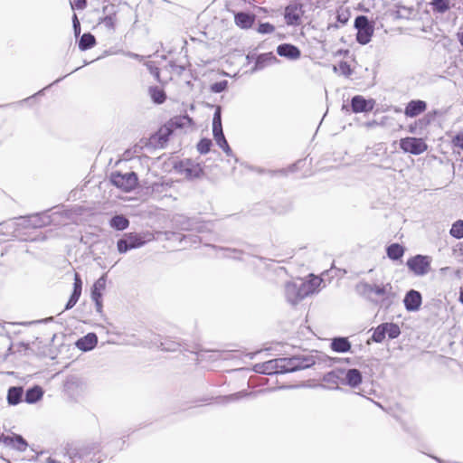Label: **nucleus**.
I'll return each instance as SVG.
<instances>
[{
  "label": "nucleus",
  "mask_w": 463,
  "mask_h": 463,
  "mask_svg": "<svg viewBox=\"0 0 463 463\" xmlns=\"http://www.w3.org/2000/svg\"><path fill=\"white\" fill-rule=\"evenodd\" d=\"M226 251H228L230 254L227 256L232 259L239 260L241 259L240 255L241 254V251L236 249H225Z\"/></svg>",
  "instance_id": "56"
},
{
  "label": "nucleus",
  "mask_w": 463,
  "mask_h": 463,
  "mask_svg": "<svg viewBox=\"0 0 463 463\" xmlns=\"http://www.w3.org/2000/svg\"><path fill=\"white\" fill-rule=\"evenodd\" d=\"M0 443L4 444L5 447L11 448L12 445H14V435H0Z\"/></svg>",
  "instance_id": "53"
},
{
  "label": "nucleus",
  "mask_w": 463,
  "mask_h": 463,
  "mask_svg": "<svg viewBox=\"0 0 463 463\" xmlns=\"http://www.w3.org/2000/svg\"><path fill=\"white\" fill-rule=\"evenodd\" d=\"M451 146L454 153H457L459 156H461V161L463 162V133H458L451 138Z\"/></svg>",
  "instance_id": "38"
},
{
  "label": "nucleus",
  "mask_w": 463,
  "mask_h": 463,
  "mask_svg": "<svg viewBox=\"0 0 463 463\" xmlns=\"http://www.w3.org/2000/svg\"><path fill=\"white\" fill-rule=\"evenodd\" d=\"M98 344V336L95 333H89L79 338L75 345L77 348L83 352H88L95 348Z\"/></svg>",
  "instance_id": "25"
},
{
  "label": "nucleus",
  "mask_w": 463,
  "mask_h": 463,
  "mask_svg": "<svg viewBox=\"0 0 463 463\" xmlns=\"http://www.w3.org/2000/svg\"><path fill=\"white\" fill-rule=\"evenodd\" d=\"M351 343L346 337L337 336L331 341L330 347L336 353H346L351 349Z\"/></svg>",
  "instance_id": "30"
},
{
  "label": "nucleus",
  "mask_w": 463,
  "mask_h": 463,
  "mask_svg": "<svg viewBox=\"0 0 463 463\" xmlns=\"http://www.w3.org/2000/svg\"><path fill=\"white\" fill-rule=\"evenodd\" d=\"M23 225L25 228L38 229L51 223V217L45 213H34L23 217Z\"/></svg>",
  "instance_id": "10"
},
{
  "label": "nucleus",
  "mask_w": 463,
  "mask_h": 463,
  "mask_svg": "<svg viewBox=\"0 0 463 463\" xmlns=\"http://www.w3.org/2000/svg\"><path fill=\"white\" fill-rule=\"evenodd\" d=\"M151 99L156 104H162L166 99L165 92L158 86H152L148 90Z\"/></svg>",
  "instance_id": "37"
},
{
  "label": "nucleus",
  "mask_w": 463,
  "mask_h": 463,
  "mask_svg": "<svg viewBox=\"0 0 463 463\" xmlns=\"http://www.w3.org/2000/svg\"><path fill=\"white\" fill-rule=\"evenodd\" d=\"M180 346V343L168 338L161 341L159 345L160 349L165 352H175L179 350Z\"/></svg>",
  "instance_id": "41"
},
{
  "label": "nucleus",
  "mask_w": 463,
  "mask_h": 463,
  "mask_svg": "<svg viewBox=\"0 0 463 463\" xmlns=\"http://www.w3.org/2000/svg\"><path fill=\"white\" fill-rule=\"evenodd\" d=\"M27 447L28 443L23 438V436L19 434H14V445L11 446L12 449L24 452L26 450Z\"/></svg>",
  "instance_id": "43"
},
{
  "label": "nucleus",
  "mask_w": 463,
  "mask_h": 463,
  "mask_svg": "<svg viewBox=\"0 0 463 463\" xmlns=\"http://www.w3.org/2000/svg\"><path fill=\"white\" fill-rule=\"evenodd\" d=\"M430 4L433 11L439 14H444L450 8L449 0H432Z\"/></svg>",
  "instance_id": "40"
},
{
  "label": "nucleus",
  "mask_w": 463,
  "mask_h": 463,
  "mask_svg": "<svg viewBox=\"0 0 463 463\" xmlns=\"http://www.w3.org/2000/svg\"><path fill=\"white\" fill-rule=\"evenodd\" d=\"M109 180L113 185L125 192H130L136 188L138 183L137 175L135 172L123 174L116 171L111 173Z\"/></svg>",
  "instance_id": "5"
},
{
  "label": "nucleus",
  "mask_w": 463,
  "mask_h": 463,
  "mask_svg": "<svg viewBox=\"0 0 463 463\" xmlns=\"http://www.w3.org/2000/svg\"><path fill=\"white\" fill-rule=\"evenodd\" d=\"M104 24L108 28L113 29L115 26L114 18L110 15H108L104 19Z\"/></svg>",
  "instance_id": "57"
},
{
  "label": "nucleus",
  "mask_w": 463,
  "mask_h": 463,
  "mask_svg": "<svg viewBox=\"0 0 463 463\" xmlns=\"http://www.w3.org/2000/svg\"><path fill=\"white\" fill-rule=\"evenodd\" d=\"M213 136L217 143H221L223 138H225L222 124V108L221 106H217L215 111L213 113Z\"/></svg>",
  "instance_id": "18"
},
{
  "label": "nucleus",
  "mask_w": 463,
  "mask_h": 463,
  "mask_svg": "<svg viewBox=\"0 0 463 463\" xmlns=\"http://www.w3.org/2000/svg\"><path fill=\"white\" fill-rule=\"evenodd\" d=\"M167 123L175 130L194 125V120L188 115H182L172 118Z\"/></svg>",
  "instance_id": "31"
},
{
  "label": "nucleus",
  "mask_w": 463,
  "mask_h": 463,
  "mask_svg": "<svg viewBox=\"0 0 463 463\" xmlns=\"http://www.w3.org/2000/svg\"><path fill=\"white\" fill-rule=\"evenodd\" d=\"M43 390L39 385H34L26 390L24 393V402L28 404H34L42 400Z\"/></svg>",
  "instance_id": "29"
},
{
  "label": "nucleus",
  "mask_w": 463,
  "mask_h": 463,
  "mask_svg": "<svg viewBox=\"0 0 463 463\" xmlns=\"http://www.w3.org/2000/svg\"><path fill=\"white\" fill-rule=\"evenodd\" d=\"M354 27L357 31L356 41L358 43L365 45L370 43L374 32L373 21H370L366 15L360 14L355 17Z\"/></svg>",
  "instance_id": "4"
},
{
  "label": "nucleus",
  "mask_w": 463,
  "mask_h": 463,
  "mask_svg": "<svg viewBox=\"0 0 463 463\" xmlns=\"http://www.w3.org/2000/svg\"><path fill=\"white\" fill-rule=\"evenodd\" d=\"M82 291V280L80 276L78 273L74 274V282H73V289L70 296L69 300L67 301L64 310L71 309L79 301L80 297Z\"/></svg>",
  "instance_id": "20"
},
{
  "label": "nucleus",
  "mask_w": 463,
  "mask_h": 463,
  "mask_svg": "<svg viewBox=\"0 0 463 463\" xmlns=\"http://www.w3.org/2000/svg\"><path fill=\"white\" fill-rule=\"evenodd\" d=\"M339 67L344 75L350 76L352 74V70L347 62L341 61Z\"/></svg>",
  "instance_id": "55"
},
{
  "label": "nucleus",
  "mask_w": 463,
  "mask_h": 463,
  "mask_svg": "<svg viewBox=\"0 0 463 463\" xmlns=\"http://www.w3.org/2000/svg\"><path fill=\"white\" fill-rule=\"evenodd\" d=\"M75 5L78 9H83L87 5V0H76Z\"/></svg>",
  "instance_id": "59"
},
{
  "label": "nucleus",
  "mask_w": 463,
  "mask_h": 463,
  "mask_svg": "<svg viewBox=\"0 0 463 463\" xmlns=\"http://www.w3.org/2000/svg\"><path fill=\"white\" fill-rule=\"evenodd\" d=\"M389 288H392V285L390 283L385 285L373 284V294L383 297Z\"/></svg>",
  "instance_id": "50"
},
{
  "label": "nucleus",
  "mask_w": 463,
  "mask_h": 463,
  "mask_svg": "<svg viewBox=\"0 0 463 463\" xmlns=\"http://www.w3.org/2000/svg\"><path fill=\"white\" fill-rule=\"evenodd\" d=\"M24 389L22 386H11L7 390L6 400L11 406H15L23 401Z\"/></svg>",
  "instance_id": "28"
},
{
  "label": "nucleus",
  "mask_w": 463,
  "mask_h": 463,
  "mask_svg": "<svg viewBox=\"0 0 463 463\" xmlns=\"http://www.w3.org/2000/svg\"><path fill=\"white\" fill-rule=\"evenodd\" d=\"M107 279L105 275H102L99 278L91 287L90 297L92 301L95 304L96 311L99 314L102 313L103 304H102V292L106 288Z\"/></svg>",
  "instance_id": "9"
},
{
  "label": "nucleus",
  "mask_w": 463,
  "mask_h": 463,
  "mask_svg": "<svg viewBox=\"0 0 463 463\" xmlns=\"http://www.w3.org/2000/svg\"><path fill=\"white\" fill-rule=\"evenodd\" d=\"M414 10L412 7H406L403 5H397V11L395 12V17L398 19H410Z\"/></svg>",
  "instance_id": "44"
},
{
  "label": "nucleus",
  "mask_w": 463,
  "mask_h": 463,
  "mask_svg": "<svg viewBox=\"0 0 463 463\" xmlns=\"http://www.w3.org/2000/svg\"><path fill=\"white\" fill-rule=\"evenodd\" d=\"M347 20H348V18H347V16H346V15H345V14H337V21H338L340 24H346V22H347Z\"/></svg>",
  "instance_id": "60"
},
{
  "label": "nucleus",
  "mask_w": 463,
  "mask_h": 463,
  "mask_svg": "<svg viewBox=\"0 0 463 463\" xmlns=\"http://www.w3.org/2000/svg\"><path fill=\"white\" fill-rule=\"evenodd\" d=\"M228 88V80H222L220 81H216L210 86V90L213 93H221Z\"/></svg>",
  "instance_id": "49"
},
{
  "label": "nucleus",
  "mask_w": 463,
  "mask_h": 463,
  "mask_svg": "<svg viewBox=\"0 0 463 463\" xmlns=\"http://www.w3.org/2000/svg\"><path fill=\"white\" fill-rule=\"evenodd\" d=\"M404 307L408 312L418 311L422 304L421 293L415 289H410L406 292L403 298Z\"/></svg>",
  "instance_id": "11"
},
{
  "label": "nucleus",
  "mask_w": 463,
  "mask_h": 463,
  "mask_svg": "<svg viewBox=\"0 0 463 463\" xmlns=\"http://www.w3.org/2000/svg\"><path fill=\"white\" fill-rule=\"evenodd\" d=\"M385 335L386 332L383 323L374 329L371 339L375 343H382L384 340Z\"/></svg>",
  "instance_id": "45"
},
{
  "label": "nucleus",
  "mask_w": 463,
  "mask_h": 463,
  "mask_svg": "<svg viewBox=\"0 0 463 463\" xmlns=\"http://www.w3.org/2000/svg\"><path fill=\"white\" fill-rule=\"evenodd\" d=\"M383 326L390 339H395L401 335V329L397 324L383 323Z\"/></svg>",
  "instance_id": "42"
},
{
  "label": "nucleus",
  "mask_w": 463,
  "mask_h": 463,
  "mask_svg": "<svg viewBox=\"0 0 463 463\" xmlns=\"http://www.w3.org/2000/svg\"><path fill=\"white\" fill-rule=\"evenodd\" d=\"M222 149L226 154V156H233L232 150L229 145H227V146H225L224 148H222Z\"/></svg>",
  "instance_id": "63"
},
{
  "label": "nucleus",
  "mask_w": 463,
  "mask_h": 463,
  "mask_svg": "<svg viewBox=\"0 0 463 463\" xmlns=\"http://www.w3.org/2000/svg\"><path fill=\"white\" fill-rule=\"evenodd\" d=\"M398 299V295L392 288H389L388 291L383 296L382 300L380 301V307L388 309L390 308Z\"/></svg>",
  "instance_id": "36"
},
{
  "label": "nucleus",
  "mask_w": 463,
  "mask_h": 463,
  "mask_svg": "<svg viewBox=\"0 0 463 463\" xmlns=\"http://www.w3.org/2000/svg\"><path fill=\"white\" fill-rule=\"evenodd\" d=\"M301 6L291 4L285 8L284 18L288 25H298L301 21Z\"/></svg>",
  "instance_id": "24"
},
{
  "label": "nucleus",
  "mask_w": 463,
  "mask_h": 463,
  "mask_svg": "<svg viewBox=\"0 0 463 463\" xmlns=\"http://www.w3.org/2000/svg\"><path fill=\"white\" fill-rule=\"evenodd\" d=\"M212 145L211 139L205 137L202 138L197 144V150L200 154L205 155L210 151Z\"/></svg>",
  "instance_id": "47"
},
{
  "label": "nucleus",
  "mask_w": 463,
  "mask_h": 463,
  "mask_svg": "<svg viewBox=\"0 0 463 463\" xmlns=\"http://www.w3.org/2000/svg\"><path fill=\"white\" fill-rule=\"evenodd\" d=\"M66 76H63V77H61L59 79H57L56 80H54L52 84H50L49 86L43 88V90H39L35 95H39V94H42L44 90H46L47 88L51 87L52 85L55 84V83H58L60 82L61 80H62Z\"/></svg>",
  "instance_id": "61"
},
{
  "label": "nucleus",
  "mask_w": 463,
  "mask_h": 463,
  "mask_svg": "<svg viewBox=\"0 0 463 463\" xmlns=\"http://www.w3.org/2000/svg\"><path fill=\"white\" fill-rule=\"evenodd\" d=\"M322 381L328 384L327 388L338 390L339 384L344 385L343 368H335L323 375Z\"/></svg>",
  "instance_id": "14"
},
{
  "label": "nucleus",
  "mask_w": 463,
  "mask_h": 463,
  "mask_svg": "<svg viewBox=\"0 0 463 463\" xmlns=\"http://www.w3.org/2000/svg\"><path fill=\"white\" fill-rule=\"evenodd\" d=\"M406 265L416 276H425L430 269V258L425 255H415L410 258Z\"/></svg>",
  "instance_id": "7"
},
{
  "label": "nucleus",
  "mask_w": 463,
  "mask_h": 463,
  "mask_svg": "<svg viewBox=\"0 0 463 463\" xmlns=\"http://www.w3.org/2000/svg\"><path fill=\"white\" fill-rule=\"evenodd\" d=\"M457 39L460 45L463 47V27L461 28V31L457 33Z\"/></svg>",
  "instance_id": "62"
},
{
  "label": "nucleus",
  "mask_w": 463,
  "mask_h": 463,
  "mask_svg": "<svg viewBox=\"0 0 463 463\" xmlns=\"http://www.w3.org/2000/svg\"><path fill=\"white\" fill-rule=\"evenodd\" d=\"M449 234L451 237L458 240L463 238V220H457L452 223Z\"/></svg>",
  "instance_id": "39"
},
{
  "label": "nucleus",
  "mask_w": 463,
  "mask_h": 463,
  "mask_svg": "<svg viewBox=\"0 0 463 463\" xmlns=\"http://www.w3.org/2000/svg\"><path fill=\"white\" fill-rule=\"evenodd\" d=\"M275 26L270 23H260L257 28V32L261 34H268L274 32Z\"/></svg>",
  "instance_id": "51"
},
{
  "label": "nucleus",
  "mask_w": 463,
  "mask_h": 463,
  "mask_svg": "<svg viewBox=\"0 0 463 463\" xmlns=\"http://www.w3.org/2000/svg\"><path fill=\"white\" fill-rule=\"evenodd\" d=\"M341 360V358H332L319 352L315 354H299L290 357L279 358V368L281 373H287L307 369L314 365L331 366L334 363Z\"/></svg>",
  "instance_id": "1"
},
{
  "label": "nucleus",
  "mask_w": 463,
  "mask_h": 463,
  "mask_svg": "<svg viewBox=\"0 0 463 463\" xmlns=\"http://www.w3.org/2000/svg\"><path fill=\"white\" fill-rule=\"evenodd\" d=\"M96 43L95 36L90 33H85L80 36L78 45L80 51H87L94 47Z\"/></svg>",
  "instance_id": "33"
},
{
  "label": "nucleus",
  "mask_w": 463,
  "mask_h": 463,
  "mask_svg": "<svg viewBox=\"0 0 463 463\" xmlns=\"http://www.w3.org/2000/svg\"><path fill=\"white\" fill-rule=\"evenodd\" d=\"M175 169L190 180L199 178L203 175V169L201 165L191 159L181 160L175 163Z\"/></svg>",
  "instance_id": "6"
},
{
  "label": "nucleus",
  "mask_w": 463,
  "mask_h": 463,
  "mask_svg": "<svg viewBox=\"0 0 463 463\" xmlns=\"http://www.w3.org/2000/svg\"><path fill=\"white\" fill-rule=\"evenodd\" d=\"M343 379L344 385L349 386L350 388H356L363 382V374L361 371L356 368H343Z\"/></svg>",
  "instance_id": "16"
},
{
  "label": "nucleus",
  "mask_w": 463,
  "mask_h": 463,
  "mask_svg": "<svg viewBox=\"0 0 463 463\" xmlns=\"http://www.w3.org/2000/svg\"><path fill=\"white\" fill-rule=\"evenodd\" d=\"M173 132V128L166 123L151 137V143L157 147L163 148L166 146Z\"/></svg>",
  "instance_id": "13"
},
{
  "label": "nucleus",
  "mask_w": 463,
  "mask_h": 463,
  "mask_svg": "<svg viewBox=\"0 0 463 463\" xmlns=\"http://www.w3.org/2000/svg\"><path fill=\"white\" fill-rule=\"evenodd\" d=\"M256 15L247 12H238L234 14V22L241 29H249L252 26Z\"/></svg>",
  "instance_id": "27"
},
{
  "label": "nucleus",
  "mask_w": 463,
  "mask_h": 463,
  "mask_svg": "<svg viewBox=\"0 0 463 463\" xmlns=\"http://www.w3.org/2000/svg\"><path fill=\"white\" fill-rule=\"evenodd\" d=\"M278 61L277 57L272 52L259 54L255 59V64L251 71L255 72L263 70L268 65Z\"/></svg>",
  "instance_id": "26"
},
{
  "label": "nucleus",
  "mask_w": 463,
  "mask_h": 463,
  "mask_svg": "<svg viewBox=\"0 0 463 463\" xmlns=\"http://www.w3.org/2000/svg\"><path fill=\"white\" fill-rule=\"evenodd\" d=\"M279 367V358H277L264 363L256 364L253 367V370L258 373L271 375L281 373Z\"/></svg>",
  "instance_id": "15"
},
{
  "label": "nucleus",
  "mask_w": 463,
  "mask_h": 463,
  "mask_svg": "<svg viewBox=\"0 0 463 463\" xmlns=\"http://www.w3.org/2000/svg\"><path fill=\"white\" fill-rule=\"evenodd\" d=\"M427 109V102L421 99H411L404 109V115L407 118H415Z\"/></svg>",
  "instance_id": "19"
},
{
  "label": "nucleus",
  "mask_w": 463,
  "mask_h": 463,
  "mask_svg": "<svg viewBox=\"0 0 463 463\" xmlns=\"http://www.w3.org/2000/svg\"><path fill=\"white\" fill-rule=\"evenodd\" d=\"M315 290L316 288L313 283L309 281H304L301 279L288 282L285 285L286 298L288 302L292 305L298 304L306 297L314 293Z\"/></svg>",
  "instance_id": "2"
},
{
  "label": "nucleus",
  "mask_w": 463,
  "mask_h": 463,
  "mask_svg": "<svg viewBox=\"0 0 463 463\" xmlns=\"http://www.w3.org/2000/svg\"><path fill=\"white\" fill-rule=\"evenodd\" d=\"M82 291V280L80 276L78 273L74 274V282H73V289L70 296L69 300L67 301L64 310L71 309L79 301L80 297Z\"/></svg>",
  "instance_id": "22"
},
{
  "label": "nucleus",
  "mask_w": 463,
  "mask_h": 463,
  "mask_svg": "<svg viewBox=\"0 0 463 463\" xmlns=\"http://www.w3.org/2000/svg\"><path fill=\"white\" fill-rule=\"evenodd\" d=\"M82 291V280L80 276L78 273L74 274V282H73V289L70 296L69 300L67 301L64 310L71 309L79 301L80 297Z\"/></svg>",
  "instance_id": "21"
},
{
  "label": "nucleus",
  "mask_w": 463,
  "mask_h": 463,
  "mask_svg": "<svg viewBox=\"0 0 463 463\" xmlns=\"http://www.w3.org/2000/svg\"><path fill=\"white\" fill-rule=\"evenodd\" d=\"M375 101L372 99H366L361 95H355L351 99V109L354 113L370 112L374 108Z\"/></svg>",
  "instance_id": "12"
},
{
  "label": "nucleus",
  "mask_w": 463,
  "mask_h": 463,
  "mask_svg": "<svg viewBox=\"0 0 463 463\" xmlns=\"http://www.w3.org/2000/svg\"><path fill=\"white\" fill-rule=\"evenodd\" d=\"M222 149L226 154V156H233L232 150L229 145H227V146H225L224 148H222Z\"/></svg>",
  "instance_id": "64"
},
{
  "label": "nucleus",
  "mask_w": 463,
  "mask_h": 463,
  "mask_svg": "<svg viewBox=\"0 0 463 463\" xmlns=\"http://www.w3.org/2000/svg\"><path fill=\"white\" fill-rule=\"evenodd\" d=\"M400 147L405 153L418 156L428 149V145L422 138L408 137L400 140Z\"/></svg>",
  "instance_id": "8"
},
{
  "label": "nucleus",
  "mask_w": 463,
  "mask_h": 463,
  "mask_svg": "<svg viewBox=\"0 0 463 463\" xmlns=\"http://www.w3.org/2000/svg\"><path fill=\"white\" fill-rule=\"evenodd\" d=\"M126 56L129 57V58H132V59H136V60H138V61H142L143 60V56L137 54V53H135V52H128L125 53Z\"/></svg>",
  "instance_id": "58"
},
{
  "label": "nucleus",
  "mask_w": 463,
  "mask_h": 463,
  "mask_svg": "<svg viewBox=\"0 0 463 463\" xmlns=\"http://www.w3.org/2000/svg\"><path fill=\"white\" fill-rule=\"evenodd\" d=\"M356 290L359 294L366 297L367 298H371V295L373 294V284L366 282L360 283L356 286Z\"/></svg>",
  "instance_id": "46"
},
{
  "label": "nucleus",
  "mask_w": 463,
  "mask_h": 463,
  "mask_svg": "<svg viewBox=\"0 0 463 463\" xmlns=\"http://www.w3.org/2000/svg\"><path fill=\"white\" fill-rule=\"evenodd\" d=\"M386 253L389 259L399 260L404 254V248L399 243H392L387 247Z\"/></svg>",
  "instance_id": "35"
},
{
  "label": "nucleus",
  "mask_w": 463,
  "mask_h": 463,
  "mask_svg": "<svg viewBox=\"0 0 463 463\" xmlns=\"http://www.w3.org/2000/svg\"><path fill=\"white\" fill-rule=\"evenodd\" d=\"M82 291V280L80 276L78 273L74 274V282H73V289L70 296L69 300L67 301L64 310L71 309L79 301L80 297Z\"/></svg>",
  "instance_id": "23"
},
{
  "label": "nucleus",
  "mask_w": 463,
  "mask_h": 463,
  "mask_svg": "<svg viewBox=\"0 0 463 463\" xmlns=\"http://www.w3.org/2000/svg\"><path fill=\"white\" fill-rule=\"evenodd\" d=\"M276 51L279 56L290 61H296L301 56L299 48L291 43H281L277 47Z\"/></svg>",
  "instance_id": "17"
},
{
  "label": "nucleus",
  "mask_w": 463,
  "mask_h": 463,
  "mask_svg": "<svg viewBox=\"0 0 463 463\" xmlns=\"http://www.w3.org/2000/svg\"><path fill=\"white\" fill-rule=\"evenodd\" d=\"M72 26H73L75 36L78 37L80 33V21L75 14H73V17H72Z\"/></svg>",
  "instance_id": "54"
},
{
  "label": "nucleus",
  "mask_w": 463,
  "mask_h": 463,
  "mask_svg": "<svg viewBox=\"0 0 463 463\" xmlns=\"http://www.w3.org/2000/svg\"><path fill=\"white\" fill-rule=\"evenodd\" d=\"M109 226L116 231H124L129 226V220L123 214H115L109 220Z\"/></svg>",
  "instance_id": "32"
},
{
  "label": "nucleus",
  "mask_w": 463,
  "mask_h": 463,
  "mask_svg": "<svg viewBox=\"0 0 463 463\" xmlns=\"http://www.w3.org/2000/svg\"><path fill=\"white\" fill-rule=\"evenodd\" d=\"M153 239V235L149 232L137 233L128 232L125 233L117 241V249L120 254L127 253L130 250L138 249L144 246L147 241Z\"/></svg>",
  "instance_id": "3"
},
{
  "label": "nucleus",
  "mask_w": 463,
  "mask_h": 463,
  "mask_svg": "<svg viewBox=\"0 0 463 463\" xmlns=\"http://www.w3.org/2000/svg\"><path fill=\"white\" fill-rule=\"evenodd\" d=\"M439 273L443 277H456L460 278V270L451 267H443L439 269Z\"/></svg>",
  "instance_id": "48"
},
{
  "label": "nucleus",
  "mask_w": 463,
  "mask_h": 463,
  "mask_svg": "<svg viewBox=\"0 0 463 463\" xmlns=\"http://www.w3.org/2000/svg\"><path fill=\"white\" fill-rule=\"evenodd\" d=\"M255 396V393L254 392H248L247 391H240L238 392H235V393H232V394H229V395H224V396H222L220 397V403H222V404H227V403H231V402H235L242 398H245L247 396Z\"/></svg>",
  "instance_id": "34"
},
{
  "label": "nucleus",
  "mask_w": 463,
  "mask_h": 463,
  "mask_svg": "<svg viewBox=\"0 0 463 463\" xmlns=\"http://www.w3.org/2000/svg\"><path fill=\"white\" fill-rule=\"evenodd\" d=\"M436 114H437L436 110L427 113L423 118L419 119V121H418L419 124L420 126H428L434 120Z\"/></svg>",
  "instance_id": "52"
}]
</instances>
